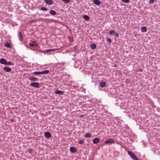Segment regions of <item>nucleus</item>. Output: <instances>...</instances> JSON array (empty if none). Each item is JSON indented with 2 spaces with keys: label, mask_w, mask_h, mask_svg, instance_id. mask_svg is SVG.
I'll return each mask as SVG.
<instances>
[{
  "label": "nucleus",
  "mask_w": 160,
  "mask_h": 160,
  "mask_svg": "<svg viewBox=\"0 0 160 160\" xmlns=\"http://www.w3.org/2000/svg\"><path fill=\"white\" fill-rule=\"evenodd\" d=\"M8 64H9V65H12V63L11 62H7Z\"/></svg>",
  "instance_id": "33"
},
{
  "label": "nucleus",
  "mask_w": 160,
  "mask_h": 160,
  "mask_svg": "<svg viewBox=\"0 0 160 160\" xmlns=\"http://www.w3.org/2000/svg\"><path fill=\"white\" fill-rule=\"evenodd\" d=\"M18 36L19 40L22 41L23 39V37L21 32L19 31L18 32Z\"/></svg>",
  "instance_id": "8"
},
{
  "label": "nucleus",
  "mask_w": 160,
  "mask_h": 160,
  "mask_svg": "<svg viewBox=\"0 0 160 160\" xmlns=\"http://www.w3.org/2000/svg\"><path fill=\"white\" fill-rule=\"evenodd\" d=\"M115 31L113 30H112L109 32V33L110 35H112L115 33Z\"/></svg>",
  "instance_id": "23"
},
{
  "label": "nucleus",
  "mask_w": 160,
  "mask_h": 160,
  "mask_svg": "<svg viewBox=\"0 0 160 160\" xmlns=\"http://www.w3.org/2000/svg\"><path fill=\"white\" fill-rule=\"evenodd\" d=\"M33 73L35 75H39L41 74V72H33Z\"/></svg>",
  "instance_id": "25"
},
{
  "label": "nucleus",
  "mask_w": 160,
  "mask_h": 160,
  "mask_svg": "<svg viewBox=\"0 0 160 160\" xmlns=\"http://www.w3.org/2000/svg\"><path fill=\"white\" fill-rule=\"evenodd\" d=\"M115 142V140L112 138H109L107 140H106L104 142V143L105 144H112Z\"/></svg>",
  "instance_id": "2"
},
{
  "label": "nucleus",
  "mask_w": 160,
  "mask_h": 160,
  "mask_svg": "<svg viewBox=\"0 0 160 160\" xmlns=\"http://www.w3.org/2000/svg\"><path fill=\"white\" fill-rule=\"evenodd\" d=\"M96 48V44L94 43H93L91 45V48L92 49H94Z\"/></svg>",
  "instance_id": "22"
},
{
  "label": "nucleus",
  "mask_w": 160,
  "mask_h": 160,
  "mask_svg": "<svg viewBox=\"0 0 160 160\" xmlns=\"http://www.w3.org/2000/svg\"><path fill=\"white\" fill-rule=\"evenodd\" d=\"M122 1L125 3H128L129 2V0H122Z\"/></svg>",
  "instance_id": "30"
},
{
  "label": "nucleus",
  "mask_w": 160,
  "mask_h": 160,
  "mask_svg": "<svg viewBox=\"0 0 160 160\" xmlns=\"http://www.w3.org/2000/svg\"><path fill=\"white\" fill-rule=\"evenodd\" d=\"M83 18L85 19V20H88L89 19V17L88 16L86 15H84L83 16Z\"/></svg>",
  "instance_id": "21"
},
{
  "label": "nucleus",
  "mask_w": 160,
  "mask_h": 160,
  "mask_svg": "<svg viewBox=\"0 0 160 160\" xmlns=\"http://www.w3.org/2000/svg\"><path fill=\"white\" fill-rule=\"evenodd\" d=\"M55 93L56 94H60V95H62L64 93V92L60 90H57L55 91Z\"/></svg>",
  "instance_id": "9"
},
{
  "label": "nucleus",
  "mask_w": 160,
  "mask_h": 160,
  "mask_svg": "<svg viewBox=\"0 0 160 160\" xmlns=\"http://www.w3.org/2000/svg\"><path fill=\"white\" fill-rule=\"evenodd\" d=\"M91 136V134L89 133H87L85 134L84 137L85 138H90Z\"/></svg>",
  "instance_id": "17"
},
{
  "label": "nucleus",
  "mask_w": 160,
  "mask_h": 160,
  "mask_svg": "<svg viewBox=\"0 0 160 160\" xmlns=\"http://www.w3.org/2000/svg\"><path fill=\"white\" fill-rule=\"evenodd\" d=\"M107 41L108 42H109L110 43H111V42H112L111 39H110V38L108 39H107Z\"/></svg>",
  "instance_id": "31"
},
{
  "label": "nucleus",
  "mask_w": 160,
  "mask_h": 160,
  "mask_svg": "<svg viewBox=\"0 0 160 160\" xmlns=\"http://www.w3.org/2000/svg\"><path fill=\"white\" fill-rule=\"evenodd\" d=\"M30 86L36 88H38L39 87V84L37 82H33L30 83Z\"/></svg>",
  "instance_id": "3"
},
{
  "label": "nucleus",
  "mask_w": 160,
  "mask_h": 160,
  "mask_svg": "<svg viewBox=\"0 0 160 160\" xmlns=\"http://www.w3.org/2000/svg\"><path fill=\"white\" fill-rule=\"evenodd\" d=\"M49 12L52 15H55L56 13V12L53 10H51Z\"/></svg>",
  "instance_id": "18"
},
{
  "label": "nucleus",
  "mask_w": 160,
  "mask_h": 160,
  "mask_svg": "<svg viewBox=\"0 0 160 160\" xmlns=\"http://www.w3.org/2000/svg\"><path fill=\"white\" fill-rule=\"evenodd\" d=\"M4 46L7 48H10L11 47L10 43L8 42L6 43L5 44Z\"/></svg>",
  "instance_id": "20"
},
{
  "label": "nucleus",
  "mask_w": 160,
  "mask_h": 160,
  "mask_svg": "<svg viewBox=\"0 0 160 160\" xmlns=\"http://www.w3.org/2000/svg\"><path fill=\"white\" fill-rule=\"evenodd\" d=\"M139 70L140 71H142V69H139Z\"/></svg>",
  "instance_id": "35"
},
{
  "label": "nucleus",
  "mask_w": 160,
  "mask_h": 160,
  "mask_svg": "<svg viewBox=\"0 0 160 160\" xmlns=\"http://www.w3.org/2000/svg\"><path fill=\"white\" fill-rule=\"evenodd\" d=\"M0 63L2 64H5L7 63V62L5 59L2 58L0 59Z\"/></svg>",
  "instance_id": "12"
},
{
  "label": "nucleus",
  "mask_w": 160,
  "mask_h": 160,
  "mask_svg": "<svg viewBox=\"0 0 160 160\" xmlns=\"http://www.w3.org/2000/svg\"><path fill=\"white\" fill-rule=\"evenodd\" d=\"M114 67H117V65H114Z\"/></svg>",
  "instance_id": "34"
},
{
  "label": "nucleus",
  "mask_w": 160,
  "mask_h": 160,
  "mask_svg": "<svg viewBox=\"0 0 160 160\" xmlns=\"http://www.w3.org/2000/svg\"><path fill=\"white\" fill-rule=\"evenodd\" d=\"M62 1L66 3H68L70 2V0H62Z\"/></svg>",
  "instance_id": "28"
},
{
  "label": "nucleus",
  "mask_w": 160,
  "mask_h": 160,
  "mask_svg": "<svg viewBox=\"0 0 160 160\" xmlns=\"http://www.w3.org/2000/svg\"><path fill=\"white\" fill-rule=\"evenodd\" d=\"M28 79L29 80L33 82L37 81L38 79V78L32 77H29Z\"/></svg>",
  "instance_id": "6"
},
{
  "label": "nucleus",
  "mask_w": 160,
  "mask_h": 160,
  "mask_svg": "<svg viewBox=\"0 0 160 160\" xmlns=\"http://www.w3.org/2000/svg\"><path fill=\"white\" fill-rule=\"evenodd\" d=\"M29 45L31 47L37 45V44L36 43V41H33L32 42L30 43Z\"/></svg>",
  "instance_id": "14"
},
{
  "label": "nucleus",
  "mask_w": 160,
  "mask_h": 160,
  "mask_svg": "<svg viewBox=\"0 0 160 160\" xmlns=\"http://www.w3.org/2000/svg\"><path fill=\"white\" fill-rule=\"evenodd\" d=\"M3 70L6 72H10L11 70V69L8 67H5L3 68Z\"/></svg>",
  "instance_id": "10"
},
{
  "label": "nucleus",
  "mask_w": 160,
  "mask_h": 160,
  "mask_svg": "<svg viewBox=\"0 0 160 160\" xmlns=\"http://www.w3.org/2000/svg\"><path fill=\"white\" fill-rule=\"evenodd\" d=\"M147 28L145 27H143L141 28V31L142 32H145L147 31Z\"/></svg>",
  "instance_id": "16"
},
{
  "label": "nucleus",
  "mask_w": 160,
  "mask_h": 160,
  "mask_svg": "<svg viewBox=\"0 0 160 160\" xmlns=\"http://www.w3.org/2000/svg\"><path fill=\"white\" fill-rule=\"evenodd\" d=\"M93 2L94 3L97 5H99L101 4L100 1L98 0H94Z\"/></svg>",
  "instance_id": "15"
},
{
  "label": "nucleus",
  "mask_w": 160,
  "mask_h": 160,
  "mask_svg": "<svg viewBox=\"0 0 160 160\" xmlns=\"http://www.w3.org/2000/svg\"><path fill=\"white\" fill-rule=\"evenodd\" d=\"M128 154L130 158L133 160H138V158L134 153L131 151L128 152Z\"/></svg>",
  "instance_id": "1"
},
{
  "label": "nucleus",
  "mask_w": 160,
  "mask_h": 160,
  "mask_svg": "<svg viewBox=\"0 0 160 160\" xmlns=\"http://www.w3.org/2000/svg\"><path fill=\"white\" fill-rule=\"evenodd\" d=\"M100 86L102 88H104L106 86V83L104 82H102L99 83Z\"/></svg>",
  "instance_id": "13"
},
{
  "label": "nucleus",
  "mask_w": 160,
  "mask_h": 160,
  "mask_svg": "<svg viewBox=\"0 0 160 160\" xmlns=\"http://www.w3.org/2000/svg\"><path fill=\"white\" fill-rule=\"evenodd\" d=\"M41 9L42 11H47L48 10L47 8L43 7L41 8Z\"/></svg>",
  "instance_id": "26"
},
{
  "label": "nucleus",
  "mask_w": 160,
  "mask_h": 160,
  "mask_svg": "<svg viewBox=\"0 0 160 160\" xmlns=\"http://www.w3.org/2000/svg\"><path fill=\"white\" fill-rule=\"evenodd\" d=\"M115 36L117 37H118L119 36V34L118 32H115L114 33Z\"/></svg>",
  "instance_id": "32"
},
{
  "label": "nucleus",
  "mask_w": 160,
  "mask_h": 160,
  "mask_svg": "<svg viewBox=\"0 0 160 160\" xmlns=\"http://www.w3.org/2000/svg\"><path fill=\"white\" fill-rule=\"evenodd\" d=\"M84 141L82 140H80L79 141V143L81 144H82L84 143Z\"/></svg>",
  "instance_id": "29"
},
{
  "label": "nucleus",
  "mask_w": 160,
  "mask_h": 160,
  "mask_svg": "<svg viewBox=\"0 0 160 160\" xmlns=\"http://www.w3.org/2000/svg\"><path fill=\"white\" fill-rule=\"evenodd\" d=\"M41 72L42 74H47L49 73V71L48 70H45Z\"/></svg>",
  "instance_id": "19"
},
{
  "label": "nucleus",
  "mask_w": 160,
  "mask_h": 160,
  "mask_svg": "<svg viewBox=\"0 0 160 160\" xmlns=\"http://www.w3.org/2000/svg\"><path fill=\"white\" fill-rule=\"evenodd\" d=\"M44 1L48 5L52 4L53 2L52 0H44Z\"/></svg>",
  "instance_id": "4"
},
{
  "label": "nucleus",
  "mask_w": 160,
  "mask_h": 160,
  "mask_svg": "<svg viewBox=\"0 0 160 160\" xmlns=\"http://www.w3.org/2000/svg\"><path fill=\"white\" fill-rule=\"evenodd\" d=\"M70 150L72 152L75 153L76 152V149L75 148L71 147L70 148Z\"/></svg>",
  "instance_id": "11"
},
{
  "label": "nucleus",
  "mask_w": 160,
  "mask_h": 160,
  "mask_svg": "<svg viewBox=\"0 0 160 160\" xmlns=\"http://www.w3.org/2000/svg\"><path fill=\"white\" fill-rule=\"evenodd\" d=\"M54 49H48L46 50V52H52L54 51Z\"/></svg>",
  "instance_id": "24"
},
{
  "label": "nucleus",
  "mask_w": 160,
  "mask_h": 160,
  "mask_svg": "<svg viewBox=\"0 0 160 160\" xmlns=\"http://www.w3.org/2000/svg\"><path fill=\"white\" fill-rule=\"evenodd\" d=\"M92 142L94 144H97L100 142V139L99 138H95L93 140Z\"/></svg>",
  "instance_id": "7"
},
{
  "label": "nucleus",
  "mask_w": 160,
  "mask_h": 160,
  "mask_svg": "<svg viewBox=\"0 0 160 160\" xmlns=\"http://www.w3.org/2000/svg\"><path fill=\"white\" fill-rule=\"evenodd\" d=\"M45 136L48 138H50L51 137V135L50 132H46L44 133Z\"/></svg>",
  "instance_id": "5"
},
{
  "label": "nucleus",
  "mask_w": 160,
  "mask_h": 160,
  "mask_svg": "<svg viewBox=\"0 0 160 160\" xmlns=\"http://www.w3.org/2000/svg\"><path fill=\"white\" fill-rule=\"evenodd\" d=\"M154 0H149V3L150 4H152L154 2Z\"/></svg>",
  "instance_id": "27"
}]
</instances>
